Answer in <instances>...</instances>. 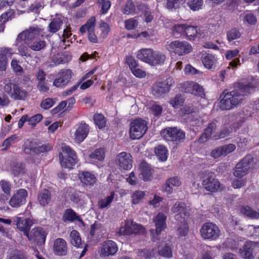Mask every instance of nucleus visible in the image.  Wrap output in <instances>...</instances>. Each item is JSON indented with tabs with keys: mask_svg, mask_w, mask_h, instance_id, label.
<instances>
[{
	"mask_svg": "<svg viewBox=\"0 0 259 259\" xmlns=\"http://www.w3.org/2000/svg\"><path fill=\"white\" fill-rule=\"evenodd\" d=\"M253 91V88L249 84L243 85L239 83L237 88L232 91L225 90L220 96V102L221 110H231L237 108L243 102L244 97Z\"/></svg>",
	"mask_w": 259,
	"mask_h": 259,
	"instance_id": "obj_1",
	"label": "nucleus"
},
{
	"mask_svg": "<svg viewBox=\"0 0 259 259\" xmlns=\"http://www.w3.org/2000/svg\"><path fill=\"white\" fill-rule=\"evenodd\" d=\"M202 185L207 191L216 192L222 191L224 189L223 186L221 184L219 181L215 179L212 172L205 171L202 174Z\"/></svg>",
	"mask_w": 259,
	"mask_h": 259,
	"instance_id": "obj_2",
	"label": "nucleus"
},
{
	"mask_svg": "<svg viewBox=\"0 0 259 259\" xmlns=\"http://www.w3.org/2000/svg\"><path fill=\"white\" fill-rule=\"evenodd\" d=\"M62 152L59 154L60 163L62 167L70 168L77 160V156L75 152L67 145L62 146Z\"/></svg>",
	"mask_w": 259,
	"mask_h": 259,
	"instance_id": "obj_3",
	"label": "nucleus"
},
{
	"mask_svg": "<svg viewBox=\"0 0 259 259\" xmlns=\"http://www.w3.org/2000/svg\"><path fill=\"white\" fill-rule=\"evenodd\" d=\"M161 136L166 141L178 144L185 138V133L177 127H168L161 131Z\"/></svg>",
	"mask_w": 259,
	"mask_h": 259,
	"instance_id": "obj_4",
	"label": "nucleus"
},
{
	"mask_svg": "<svg viewBox=\"0 0 259 259\" xmlns=\"http://www.w3.org/2000/svg\"><path fill=\"white\" fill-rule=\"evenodd\" d=\"M166 49L170 52L179 56L185 55L189 53L192 50L191 46L186 41L175 40L167 42Z\"/></svg>",
	"mask_w": 259,
	"mask_h": 259,
	"instance_id": "obj_5",
	"label": "nucleus"
},
{
	"mask_svg": "<svg viewBox=\"0 0 259 259\" xmlns=\"http://www.w3.org/2000/svg\"><path fill=\"white\" fill-rule=\"evenodd\" d=\"M41 29L37 26L29 27L18 34L15 41V46L24 41L26 44L38 38L40 35Z\"/></svg>",
	"mask_w": 259,
	"mask_h": 259,
	"instance_id": "obj_6",
	"label": "nucleus"
},
{
	"mask_svg": "<svg viewBox=\"0 0 259 259\" xmlns=\"http://www.w3.org/2000/svg\"><path fill=\"white\" fill-rule=\"evenodd\" d=\"M147 130V122L141 119H135L131 123L130 134L133 139L141 138Z\"/></svg>",
	"mask_w": 259,
	"mask_h": 259,
	"instance_id": "obj_7",
	"label": "nucleus"
},
{
	"mask_svg": "<svg viewBox=\"0 0 259 259\" xmlns=\"http://www.w3.org/2000/svg\"><path fill=\"white\" fill-rule=\"evenodd\" d=\"M201 236L204 239L216 240L220 236L218 227L212 223L204 224L200 230Z\"/></svg>",
	"mask_w": 259,
	"mask_h": 259,
	"instance_id": "obj_8",
	"label": "nucleus"
},
{
	"mask_svg": "<svg viewBox=\"0 0 259 259\" xmlns=\"http://www.w3.org/2000/svg\"><path fill=\"white\" fill-rule=\"evenodd\" d=\"M47 235L46 231L43 228L38 227L33 228L26 236L30 241L41 246L45 243Z\"/></svg>",
	"mask_w": 259,
	"mask_h": 259,
	"instance_id": "obj_9",
	"label": "nucleus"
},
{
	"mask_svg": "<svg viewBox=\"0 0 259 259\" xmlns=\"http://www.w3.org/2000/svg\"><path fill=\"white\" fill-rule=\"evenodd\" d=\"M144 232V229L141 225L135 223L132 220H126L121 226L119 230V233L121 235H130L133 233H143Z\"/></svg>",
	"mask_w": 259,
	"mask_h": 259,
	"instance_id": "obj_10",
	"label": "nucleus"
},
{
	"mask_svg": "<svg viewBox=\"0 0 259 259\" xmlns=\"http://www.w3.org/2000/svg\"><path fill=\"white\" fill-rule=\"evenodd\" d=\"M28 196V192L24 189L16 190L9 200V204L12 207L18 208L24 204Z\"/></svg>",
	"mask_w": 259,
	"mask_h": 259,
	"instance_id": "obj_11",
	"label": "nucleus"
},
{
	"mask_svg": "<svg viewBox=\"0 0 259 259\" xmlns=\"http://www.w3.org/2000/svg\"><path fill=\"white\" fill-rule=\"evenodd\" d=\"M116 164L121 170H128L132 167V156L124 152L118 154L116 158Z\"/></svg>",
	"mask_w": 259,
	"mask_h": 259,
	"instance_id": "obj_12",
	"label": "nucleus"
},
{
	"mask_svg": "<svg viewBox=\"0 0 259 259\" xmlns=\"http://www.w3.org/2000/svg\"><path fill=\"white\" fill-rule=\"evenodd\" d=\"M117 250L118 247L115 242L110 240H107L104 242L101 246L100 255L102 257L113 255Z\"/></svg>",
	"mask_w": 259,
	"mask_h": 259,
	"instance_id": "obj_13",
	"label": "nucleus"
},
{
	"mask_svg": "<svg viewBox=\"0 0 259 259\" xmlns=\"http://www.w3.org/2000/svg\"><path fill=\"white\" fill-rule=\"evenodd\" d=\"M259 247V242L247 241L239 249V253L244 259H253V248Z\"/></svg>",
	"mask_w": 259,
	"mask_h": 259,
	"instance_id": "obj_14",
	"label": "nucleus"
},
{
	"mask_svg": "<svg viewBox=\"0 0 259 259\" xmlns=\"http://www.w3.org/2000/svg\"><path fill=\"white\" fill-rule=\"evenodd\" d=\"M53 253L57 256H65L68 252V245L66 241L63 238L56 239L53 245Z\"/></svg>",
	"mask_w": 259,
	"mask_h": 259,
	"instance_id": "obj_15",
	"label": "nucleus"
},
{
	"mask_svg": "<svg viewBox=\"0 0 259 259\" xmlns=\"http://www.w3.org/2000/svg\"><path fill=\"white\" fill-rule=\"evenodd\" d=\"M59 78H56L53 82V84L58 87L62 88L66 85L70 81L71 77L70 70H62L58 73Z\"/></svg>",
	"mask_w": 259,
	"mask_h": 259,
	"instance_id": "obj_16",
	"label": "nucleus"
},
{
	"mask_svg": "<svg viewBox=\"0 0 259 259\" xmlns=\"http://www.w3.org/2000/svg\"><path fill=\"white\" fill-rule=\"evenodd\" d=\"M14 222L16 223L17 228L21 231H23L25 236L28 233L30 227L33 224L31 219L21 217H16L14 219Z\"/></svg>",
	"mask_w": 259,
	"mask_h": 259,
	"instance_id": "obj_17",
	"label": "nucleus"
},
{
	"mask_svg": "<svg viewBox=\"0 0 259 259\" xmlns=\"http://www.w3.org/2000/svg\"><path fill=\"white\" fill-rule=\"evenodd\" d=\"M90 131L88 124L84 122H81L77 127L74 133V140L75 142L80 143L87 137Z\"/></svg>",
	"mask_w": 259,
	"mask_h": 259,
	"instance_id": "obj_18",
	"label": "nucleus"
},
{
	"mask_svg": "<svg viewBox=\"0 0 259 259\" xmlns=\"http://www.w3.org/2000/svg\"><path fill=\"white\" fill-rule=\"evenodd\" d=\"M170 85L166 81L154 83L152 87V93L156 97H160L168 92Z\"/></svg>",
	"mask_w": 259,
	"mask_h": 259,
	"instance_id": "obj_19",
	"label": "nucleus"
},
{
	"mask_svg": "<svg viewBox=\"0 0 259 259\" xmlns=\"http://www.w3.org/2000/svg\"><path fill=\"white\" fill-rule=\"evenodd\" d=\"M171 212L174 213H177V215L184 220L186 217L190 214V209L186 204L182 202H176L171 208Z\"/></svg>",
	"mask_w": 259,
	"mask_h": 259,
	"instance_id": "obj_20",
	"label": "nucleus"
},
{
	"mask_svg": "<svg viewBox=\"0 0 259 259\" xmlns=\"http://www.w3.org/2000/svg\"><path fill=\"white\" fill-rule=\"evenodd\" d=\"M166 217L162 213H159L154 220L156 226L155 230L151 229L150 232L152 234L155 231L156 235L161 233L162 230L166 227Z\"/></svg>",
	"mask_w": 259,
	"mask_h": 259,
	"instance_id": "obj_21",
	"label": "nucleus"
},
{
	"mask_svg": "<svg viewBox=\"0 0 259 259\" xmlns=\"http://www.w3.org/2000/svg\"><path fill=\"white\" fill-rule=\"evenodd\" d=\"M154 51L150 48L142 49L137 52V57L139 60L150 65Z\"/></svg>",
	"mask_w": 259,
	"mask_h": 259,
	"instance_id": "obj_22",
	"label": "nucleus"
},
{
	"mask_svg": "<svg viewBox=\"0 0 259 259\" xmlns=\"http://www.w3.org/2000/svg\"><path fill=\"white\" fill-rule=\"evenodd\" d=\"M10 171L14 177L23 175L25 172V165L17 161H12L10 164Z\"/></svg>",
	"mask_w": 259,
	"mask_h": 259,
	"instance_id": "obj_23",
	"label": "nucleus"
},
{
	"mask_svg": "<svg viewBox=\"0 0 259 259\" xmlns=\"http://www.w3.org/2000/svg\"><path fill=\"white\" fill-rule=\"evenodd\" d=\"M140 178L145 181H150L152 178V169L150 165L145 162H142L140 165Z\"/></svg>",
	"mask_w": 259,
	"mask_h": 259,
	"instance_id": "obj_24",
	"label": "nucleus"
},
{
	"mask_svg": "<svg viewBox=\"0 0 259 259\" xmlns=\"http://www.w3.org/2000/svg\"><path fill=\"white\" fill-rule=\"evenodd\" d=\"M181 185V181L178 177H174L166 180L162 186L163 191L168 193L172 192V187H179Z\"/></svg>",
	"mask_w": 259,
	"mask_h": 259,
	"instance_id": "obj_25",
	"label": "nucleus"
},
{
	"mask_svg": "<svg viewBox=\"0 0 259 259\" xmlns=\"http://www.w3.org/2000/svg\"><path fill=\"white\" fill-rule=\"evenodd\" d=\"M78 176L80 181L86 185L93 186L97 181V178L95 175L89 172H80Z\"/></svg>",
	"mask_w": 259,
	"mask_h": 259,
	"instance_id": "obj_26",
	"label": "nucleus"
},
{
	"mask_svg": "<svg viewBox=\"0 0 259 259\" xmlns=\"http://www.w3.org/2000/svg\"><path fill=\"white\" fill-rule=\"evenodd\" d=\"M201 59L204 67L209 69H212L217 62V59L213 55L206 53L202 54Z\"/></svg>",
	"mask_w": 259,
	"mask_h": 259,
	"instance_id": "obj_27",
	"label": "nucleus"
},
{
	"mask_svg": "<svg viewBox=\"0 0 259 259\" xmlns=\"http://www.w3.org/2000/svg\"><path fill=\"white\" fill-rule=\"evenodd\" d=\"M30 50L38 52L44 50L46 46V42L44 40H38L35 39L31 42H28L27 44Z\"/></svg>",
	"mask_w": 259,
	"mask_h": 259,
	"instance_id": "obj_28",
	"label": "nucleus"
},
{
	"mask_svg": "<svg viewBox=\"0 0 259 259\" xmlns=\"http://www.w3.org/2000/svg\"><path fill=\"white\" fill-rule=\"evenodd\" d=\"M37 199L39 204L45 206L48 205L51 201V193L48 190H44L39 193Z\"/></svg>",
	"mask_w": 259,
	"mask_h": 259,
	"instance_id": "obj_29",
	"label": "nucleus"
},
{
	"mask_svg": "<svg viewBox=\"0 0 259 259\" xmlns=\"http://www.w3.org/2000/svg\"><path fill=\"white\" fill-rule=\"evenodd\" d=\"M255 158L251 155H247L238 163L242 164V166L244 169L248 171L255 164Z\"/></svg>",
	"mask_w": 259,
	"mask_h": 259,
	"instance_id": "obj_30",
	"label": "nucleus"
},
{
	"mask_svg": "<svg viewBox=\"0 0 259 259\" xmlns=\"http://www.w3.org/2000/svg\"><path fill=\"white\" fill-rule=\"evenodd\" d=\"M24 151L27 154H35L37 143L33 140H27L23 145Z\"/></svg>",
	"mask_w": 259,
	"mask_h": 259,
	"instance_id": "obj_31",
	"label": "nucleus"
},
{
	"mask_svg": "<svg viewBox=\"0 0 259 259\" xmlns=\"http://www.w3.org/2000/svg\"><path fill=\"white\" fill-rule=\"evenodd\" d=\"M153 57L151 62L150 65L156 66L163 64L166 59V56L163 53L155 51L153 54Z\"/></svg>",
	"mask_w": 259,
	"mask_h": 259,
	"instance_id": "obj_32",
	"label": "nucleus"
},
{
	"mask_svg": "<svg viewBox=\"0 0 259 259\" xmlns=\"http://www.w3.org/2000/svg\"><path fill=\"white\" fill-rule=\"evenodd\" d=\"M17 46L18 54L21 56L26 58L31 57L30 48L24 41L19 43Z\"/></svg>",
	"mask_w": 259,
	"mask_h": 259,
	"instance_id": "obj_33",
	"label": "nucleus"
},
{
	"mask_svg": "<svg viewBox=\"0 0 259 259\" xmlns=\"http://www.w3.org/2000/svg\"><path fill=\"white\" fill-rule=\"evenodd\" d=\"M11 97L15 100H23L26 97V92L22 90L17 84L13 85V93Z\"/></svg>",
	"mask_w": 259,
	"mask_h": 259,
	"instance_id": "obj_34",
	"label": "nucleus"
},
{
	"mask_svg": "<svg viewBox=\"0 0 259 259\" xmlns=\"http://www.w3.org/2000/svg\"><path fill=\"white\" fill-rule=\"evenodd\" d=\"M95 21L96 19L95 17H91L90 19L86 22V23L80 28V31L81 33H85L87 30L88 31V32L95 31Z\"/></svg>",
	"mask_w": 259,
	"mask_h": 259,
	"instance_id": "obj_35",
	"label": "nucleus"
},
{
	"mask_svg": "<svg viewBox=\"0 0 259 259\" xmlns=\"http://www.w3.org/2000/svg\"><path fill=\"white\" fill-rule=\"evenodd\" d=\"M155 153L159 159L162 161H165L167 158V150L163 145H159L155 148Z\"/></svg>",
	"mask_w": 259,
	"mask_h": 259,
	"instance_id": "obj_36",
	"label": "nucleus"
},
{
	"mask_svg": "<svg viewBox=\"0 0 259 259\" xmlns=\"http://www.w3.org/2000/svg\"><path fill=\"white\" fill-rule=\"evenodd\" d=\"M216 122L217 120H215L208 124V126L205 130L204 134L201 138L202 139L201 141H203L204 138H205L206 140L209 138L211 137L212 134L215 132L217 127Z\"/></svg>",
	"mask_w": 259,
	"mask_h": 259,
	"instance_id": "obj_37",
	"label": "nucleus"
},
{
	"mask_svg": "<svg viewBox=\"0 0 259 259\" xmlns=\"http://www.w3.org/2000/svg\"><path fill=\"white\" fill-rule=\"evenodd\" d=\"M62 24L63 22L61 18H53L49 26V31L53 33L56 32L60 29Z\"/></svg>",
	"mask_w": 259,
	"mask_h": 259,
	"instance_id": "obj_38",
	"label": "nucleus"
},
{
	"mask_svg": "<svg viewBox=\"0 0 259 259\" xmlns=\"http://www.w3.org/2000/svg\"><path fill=\"white\" fill-rule=\"evenodd\" d=\"M114 196V193L112 192L110 196L99 200L98 202V206L99 208L103 209L108 207L113 200Z\"/></svg>",
	"mask_w": 259,
	"mask_h": 259,
	"instance_id": "obj_39",
	"label": "nucleus"
},
{
	"mask_svg": "<svg viewBox=\"0 0 259 259\" xmlns=\"http://www.w3.org/2000/svg\"><path fill=\"white\" fill-rule=\"evenodd\" d=\"M78 219V217L76 213L70 208L67 209L63 215V220L66 222V221L73 222Z\"/></svg>",
	"mask_w": 259,
	"mask_h": 259,
	"instance_id": "obj_40",
	"label": "nucleus"
},
{
	"mask_svg": "<svg viewBox=\"0 0 259 259\" xmlns=\"http://www.w3.org/2000/svg\"><path fill=\"white\" fill-rule=\"evenodd\" d=\"M70 243L74 246L79 247L81 245V240L79 233L73 230L70 234Z\"/></svg>",
	"mask_w": 259,
	"mask_h": 259,
	"instance_id": "obj_41",
	"label": "nucleus"
},
{
	"mask_svg": "<svg viewBox=\"0 0 259 259\" xmlns=\"http://www.w3.org/2000/svg\"><path fill=\"white\" fill-rule=\"evenodd\" d=\"M241 212L246 216L252 219H258L259 213L249 206H245L241 208Z\"/></svg>",
	"mask_w": 259,
	"mask_h": 259,
	"instance_id": "obj_42",
	"label": "nucleus"
},
{
	"mask_svg": "<svg viewBox=\"0 0 259 259\" xmlns=\"http://www.w3.org/2000/svg\"><path fill=\"white\" fill-rule=\"evenodd\" d=\"M145 195L144 191H135L132 196V202L133 204H137L141 202Z\"/></svg>",
	"mask_w": 259,
	"mask_h": 259,
	"instance_id": "obj_43",
	"label": "nucleus"
},
{
	"mask_svg": "<svg viewBox=\"0 0 259 259\" xmlns=\"http://www.w3.org/2000/svg\"><path fill=\"white\" fill-rule=\"evenodd\" d=\"M94 120L95 124L99 128L104 127L106 123V119L102 114H95L94 116Z\"/></svg>",
	"mask_w": 259,
	"mask_h": 259,
	"instance_id": "obj_44",
	"label": "nucleus"
},
{
	"mask_svg": "<svg viewBox=\"0 0 259 259\" xmlns=\"http://www.w3.org/2000/svg\"><path fill=\"white\" fill-rule=\"evenodd\" d=\"M43 8L44 3L40 0H36L29 7V11L38 14Z\"/></svg>",
	"mask_w": 259,
	"mask_h": 259,
	"instance_id": "obj_45",
	"label": "nucleus"
},
{
	"mask_svg": "<svg viewBox=\"0 0 259 259\" xmlns=\"http://www.w3.org/2000/svg\"><path fill=\"white\" fill-rule=\"evenodd\" d=\"M203 4V0H192L187 3L189 8L193 11H198L202 9Z\"/></svg>",
	"mask_w": 259,
	"mask_h": 259,
	"instance_id": "obj_46",
	"label": "nucleus"
},
{
	"mask_svg": "<svg viewBox=\"0 0 259 259\" xmlns=\"http://www.w3.org/2000/svg\"><path fill=\"white\" fill-rule=\"evenodd\" d=\"M188 226L185 220H183L179 225L177 229V233L179 236H185L188 232Z\"/></svg>",
	"mask_w": 259,
	"mask_h": 259,
	"instance_id": "obj_47",
	"label": "nucleus"
},
{
	"mask_svg": "<svg viewBox=\"0 0 259 259\" xmlns=\"http://www.w3.org/2000/svg\"><path fill=\"white\" fill-rule=\"evenodd\" d=\"M197 34V30L196 27L186 25L184 35H185L189 39H193Z\"/></svg>",
	"mask_w": 259,
	"mask_h": 259,
	"instance_id": "obj_48",
	"label": "nucleus"
},
{
	"mask_svg": "<svg viewBox=\"0 0 259 259\" xmlns=\"http://www.w3.org/2000/svg\"><path fill=\"white\" fill-rule=\"evenodd\" d=\"M135 10L136 7L134 2L132 0H127L122 10V13L124 14L128 15L133 13Z\"/></svg>",
	"mask_w": 259,
	"mask_h": 259,
	"instance_id": "obj_49",
	"label": "nucleus"
},
{
	"mask_svg": "<svg viewBox=\"0 0 259 259\" xmlns=\"http://www.w3.org/2000/svg\"><path fill=\"white\" fill-rule=\"evenodd\" d=\"M227 39L229 41L238 39L241 36V33L236 28H232L227 32Z\"/></svg>",
	"mask_w": 259,
	"mask_h": 259,
	"instance_id": "obj_50",
	"label": "nucleus"
},
{
	"mask_svg": "<svg viewBox=\"0 0 259 259\" xmlns=\"http://www.w3.org/2000/svg\"><path fill=\"white\" fill-rule=\"evenodd\" d=\"M241 164L238 163L235 166L233 175L236 177L241 178L245 176L248 172V170L244 169Z\"/></svg>",
	"mask_w": 259,
	"mask_h": 259,
	"instance_id": "obj_51",
	"label": "nucleus"
},
{
	"mask_svg": "<svg viewBox=\"0 0 259 259\" xmlns=\"http://www.w3.org/2000/svg\"><path fill=\"white\" fill-rule=\"evenodd\" d=\"M90 157L93 159H96L98 160L102 161L105 158V152L103 149H98L91 153Z\"/></svg>",
	"mask_w": 259,
	"mask_h": 259,
	"instance_id": "obj_52",
	"label": "nucleus"
},
{
	"mask_svg": "<svg viewBox=\"0 0 259 259\" xmlns=\"http://www.w3.org/2000/svg\"><path fill=\"white\" fill-rule=\"evenodd\" d=\"M0 188L7 195H10L12 185L9 181L1 180L0 181Z\"/></svg>",
	"mask_w": 259,
	"mask_h": 259,
	"instance_id": "obj_53",
	"label": "nucleus"
},
{
	"mask_svg": "<svg viewBox=\"0 0 259 259\" xmlns=\"http://www.w3.org/2000/svg\"><path fill=\"white\" fill-rule=\"evenodd\" d=\"M158 253L160 255L165 257H170L172 256V251L169 246L164 245L158 249Z\"/></svg>",
	"mask_w": 259,
	"mask_h": 259,
	"instance_id": "obj_54",
	"label": "nucleus"
},
{
	"mask_svg": "<svg viewBox=\"0 0 259 259\" xmlns=\"http://www.w3.org/2000/svg\"><path fill=\"white\" fill-rule=\"evenodd\" d=\"M186 24L175 25L172 28L174 35H184Z\"/></svg>",
	"mask_w": 259,
	"mask_h": 259,
	"instance_id": "obj_55",
	"label": "nucleus"
},
{
	"mask_svg": "<svg viewBox=\"0 0 259 259\" xmlns=\"http://www.w3.org/2000/svg\"><path fill=\"white\" fill-rule=\"evenodd\" d=\"M18 137L16 135H12L4 140L2 146L5 147L4 150L8 149L12 144H14Z\"/></svg>",
	"mask_w": 259,
	"mask_h": 259,
	"instance_id": "obj_56",
	"label": "nucleus"
},
{
	"mask_svg": "<svg viewBox=\"0 0 259 259\" xmlns=\"http://www.w3.org/2000/svg\"><path fill=\"white\" fill-rule=\"evenodd\" d=\"M12 15L11 12H6L2 15L0 17V32L3 31L5 28V23L9 20Z\"/></svg>",
	"mask_w": 259,
	"mask_h": 259,
	"instance_id": "obj_57",
	"label": "nucleus"
},
{
	"mask_svg": "<svg viewBox=\"0 0 259 259\" xmlns=\"http://www.w3.org/2000/svg\"><path fill=\"white\" fill-rule=\"evenodd\" d=\"M125 27L127 30H133L135 29L138 24V22L137 20L131 18L125 21Z\"/></svg>",
	"mask_w": 259,
	"mask_h": 259,
	"instance_id": "obj_58",
	"label": "nucleus"
},
{
	"mask_svg": "<svg viewBox=\"0 0 259 259\" xmlns=\"http://www.w3.org/2000/svg\"><path fill=\"white\" fill-rule=\"evenodd\" d=\"M42 118L41 114H37L28 119V124L33 128L37 123L40 122Z\"/></svg>",
	"mask_w": 259,
	"mask_h": 259,
	"instance_id": "obj_59",
	"label": "nucleus"
},
{
	"mask_svg": "<svg viewBox=\"0 0 259 259\" xmlns=\"http://www.w3.org/2000/svg\"><path fill=\"white\" fill-rule=\"evenodd\" d=\"M232 133V127H226L224 128L223 130H222L216 136L215 138V139H222L230 135L231 133Z\"/></svg>",
	"mask_w": 259,
	"mask_h": 259,
	"instance_id": "obj_60",
	"label": "nucleus"
},
{
	"mask_svg": "<svg viewBox=\"0 0 259 259\" xmlns=\"http://www.w3.org/2000/svg\"><path fill=\"white\" fill-rule=\"evenodd\" d=\"M13 54L14 52L12 48L9 47H3L1 48L0 54L4 56L6 59H7V57H11Z\"/></svg>",
	"mask_w": 259,
	"mask_h": 259,
	"instance_id": "obj_61",
	"label": "nucleus"
},
{
	"mask_svg": "<svg viewBox=\"0 0 259 259\" xmlns=\"http://www.w3.org/2000/svg\"><path fill=\"white\" fill-rule=\"evenodd\" d=\"M11 66L13 70L17 73L21 74L23 72L22 67L19 64L18 61L16 59L12 60Z\"/></svg>",
	"mask_w": 259,
	"mask_h": 259,
	"instance_id": "obj_62",
	"label": "nucleus"
},
{
	"mask_svg": "<svg viewBox=\"0 0 259 259\" xmlns=\"http://www.w3.org/2000/svg\"><path fill=\"white\" fill-rule=\"evenodd\" d=\"M193 90L194 91H193L192 94L200 97H202L204 95L202 87L196 83H194Z\"/></svg>",
	"mask_w": 259,
	"mask_h": 259,
	"instance_id": "obj_63",
	"label": "nucleus"
},
{
	"mask_svg": "<svg viewBox=\"0 0 259 259\" xmlns=\"http://www.w3.org/2000/svg\"><path fill=\"white\" fill-rule=\"evenodd\" d=\"M54 103L52 99L47 98L41 102L40 106L44 109H48L54 105Z\"/></svg>",
	"mask_w": 259,
	"mask_h": 259,
	"instance_id": "obj_64",
	"label": "nucleus"
}]
</instances>
